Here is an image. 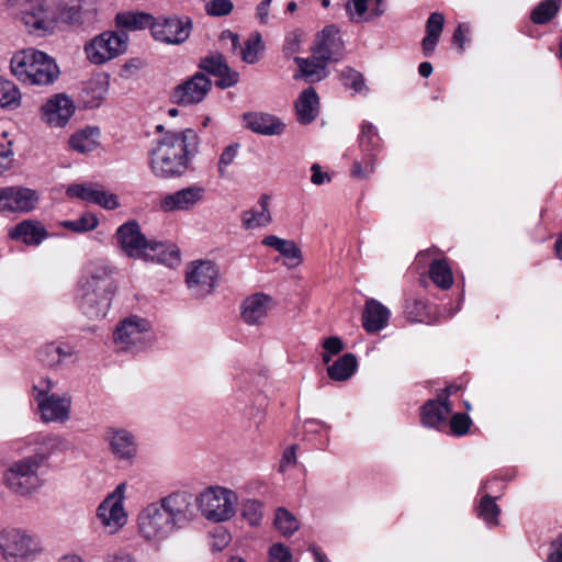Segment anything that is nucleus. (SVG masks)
I'll return each instance as SVG.
<instances>
[{
	"label": "nucleus",
	"instance_id": "obj_36",
	"mask_svg": "<svg viewBox=\"0 0 562 562\" xmlns=\"http://www.w3.org/2000/svg\"><path fill=\"white\" fill-rule=\"evenodd\" d=\"M154 19L155 16L144 12H122L117 13L115 16L117 26L130 31L144 29H149L151 31Z\"/></svg>",
	"mask_w": 562,
	"mask_h": 562
},
{
	"label": "nucleus",
	"instance_id": "obj_53",
	"mask_svg": "<svg viewBox=\"0 0 562 562\" xmlns=\"http://www.w3.org/2000/svg\"><path fill=\"white\" fill-rule=\"evenodd\" d=\"M472 424L471 418L463 413H456L449 422L450 431L454 436L465 435Z\"/></svg>",
	"mask_w": 562,
	"mask_h": 562
},
{
	"label": "nucleus",
	"instance_id": "obj_27",
	"mask_svg": "<svg viewBox=\"0 0 562 562\" xmlns=\"http://www.w3.org/2000/svg\"><path fill=\"white\" fill-rule=\"evenodd\" d=\"M297 121L301 124L312 123L319 112V98L313 88L303 90L295 101Z\"/></svg>",
	"mask_w": 562,
	"mask_h": 562
},
{
	"label": "nucleus",
	"instance_id": "obj_42",
	"mask_svg": "<svg viewBox=\"0 0 562 562\" xmlns=\"http://www.w3.org/2000/svg\"><path fill=\"white\" fill-rule=\"evenodd\" d=\"M20 101L21 93L18 87L0 76V106L15 109L20 105Z\"/></svg>",
	"mask_w": 562,
	"mask_h": 562
},
{
	"label": "nucleus",
	"instance_id": "obj_19",
	"mask_svg": "<svg viewBox=\"0 0 562 562\" xmlns=\"http://www.w3.org/2000/svg\"><path fill=\"white\" fill-rule=\"evenodd\" d=\"M342 52L344 44L338 29L335 25L325 26L313 49L314 58L323 63L338 61L342 57Z\"/></svg>",
	"mask_w": 562,
	"mask_h": 562
},
{
	"label": "nucleus",
	"instance_id": "obj_31",
	"mask_svg": "<svg viewBox=\"0 0 562 562\" xmlns=\"http://www.w3.org/2000/svg\"><path fill=\"white\" fill-rule=\"evenodd\" d=\"M74 355V350L69 345L59 342H47L37 351L38 360L48 368L61 364L66 359Z\"/></svg>",
	"mask_w": 562,
	"mask_h": 562
},
{
	"label": "nucleus",
	"instance_id": "obj_8",
	"mask_svg": "<svg viewBox=\"0 0 562 562\" xmlns=\"http://www.w3.org/2000/svg\"><path fill=\"white\" fill-rule=\"evenodd\" d=\"M0 550L7 562H24L34 559L41 551L40 542L19 529L0 532Z\"/></svg>",
	"mask_w": 562,
	"mask_h": 562
},
{
	"label": "nucleus",
	"instance_id": "obj_54",
	"mask_svg": "<svg viewBox=\"0 0 562 562\" xmlns=\"http://www.w3.org/2000/svg\"><path fill=\"white\" fill-rule=\"evenodd\" d=\"M234 9L231 0H211L205 4V11L211 16L228 15Z\"/></svg>",
	"mask_w": 562,
	"mask_h": 562
},
{
	"label": "nucleus",
	"instance_id": "obj_30",
	"mask_svg": "<svg viewBox=\"0 0 562 562\" xmlns=\"http://www.w3.org/2000/svg\"><path fill=\"white\" fill-rule=\"evenodd\" d=\"M261 244L281 254L288 260L289 267H296L302 262V251L293 240L268 235L261 240Z\"/></svg>",
	"mask_w": 562,
	"mask_h": 562
},
{
	"label": "nucleus",
	"instance_id": "obj_10",
	"mask_svg": "<svg viewBox=\"0 0 562 562\" xmlns=\"http://www.w3.org/2000/svg\"><path fill=\"white\" fill-rule=\"evenodd\" d=\"M128 36L125 32H103L86 44L88 59L101 65L125 53Z\"/></svg>",
	"mask_w": 562,
	"mask_h": 562
},
{
	"label": "nucleus",
	"instance_id": "obj_15",
	"mask_svg": "<svg viewBox=\"0 0 562 562\" xmlns=\"http://www.w3.org/2000/svg\"><path fill=\"white\" fill-rule=\"evenodd\" d=\"M211 88V79L203 72H195L173 88L170 100L180 106H191L202 102Z\"/></svg>",
	"mask_w": 562,
	"mask_h": 562
},
{
	"label": "nucleus",
	"instance_id": "obj_14",
	"mask_svg": "<svg viewBox=\"0 0 562 562\" xmlns=\"http://www.w3.org/2000/svg\"><path fill=\"white\" fill-rule=\"evenodd\" d=\"M218 270L210 260L193 261L188 265L186 282L191 293L203 297L213 292L216 286Z\"/></svg>",
	"mask_w": 562,
	"mask_h": 562
},
{
	"label": "nucleus",
	"instance_id": "obj_56",
	"mask_svg": "<svg viewBox=\"0 0 562 562\" xmlns=\"http://www.w3.org/2000/svg\"><path fill=\"white\" fill-rule=\"evenodd\" d=\"M303 40V31L294 30L290 32L284 42L283 50L285 54H295L300 50V46Z\"/></svg>",
	"mask_w": 562,
	"mask_h": 562
},
{
	"label": "nucleus",
	"instance_id": "obj_32",
	"mask_svg": "<svg viewBox=\"0 0 562 562\" xmlns=\"http://www.w3.org/2000/svg\"><path fill=\"white\" fill-rule=\"evenodd\" d=\"M445 16L439 12H432L426 22V35L422 41L423 54L426 57L431 56L439 42L443 30Z\"/></svg>",
	"mask_w": 562,
	"mask_h": 562
},
{
	"label": "nucleus",
	"instance_id": "obj_60",
	"mask_svg": "<svg viewBox=\"0 0 562 562\" xmlns=\"http://www.w3.org/2000/svg\"><path fill=\"white\" fill-rule=\"evenodd\" d=\"M220 42L228 46L233 53H236L240 48V41L238 34L231 30H224L220 35Z\"/></svg>",
	"mask_w": 562,
	"mask_h": 562
},
{
	"label": "nucleus",
	"instance_id": "obj_63",
	"mask_svg": "<svg viewBox=\"0 0 562 562\" xmlns=\"http://www.w3.org/2000/svg\"><path fill=\"white\" fill-rule=\"evenodd\" d=\"M229 540L231 536L225 530H216L210 543L211 549L213 551H221L229 543Z\"/></svg>",
	"mask_w": 562,
	"mask_h": 562
},
{
	"label": "nucleus",
	"instance_id": "obj_5",
	"mask_svg": "<svg viewBox=\"0 0 562 562\" xmlns=\"http://www.w3.org/2000/svg\"><path fill=\"white\" fill-rule=\"evenodd\" d=\"M47 457L46 453L36 452L11 462L3 473L4 485L21 496L36 492L44 484L40 471L45 465Z\"/></svg>",
	"mask_w": 562,
	"mask_h": 562
},
{
	"label": "nucleus",
	"instance_id": "obj_2",
	"mask_svg": "<svg viewBox=\"0 0 562 562\" xmlns=\"http://www.w3.org/2000/svg\"><path fill=\"white\" fill-rule=\"evenodd\" d=\"M198 136L193 130L168 131L149 151V167L155 177H181L189 169L196 151Z\"/></svg>",
	"mask_w": 562,
	"mask_h": 562
},
{
	"label": "nucleus",
	"instance_id": "obj_37",
	"mask_svg": "<svg viewBox=\"0 0 562 562\" xmlns=\"http://www.w3.org/2000/svg\"><path fill=\"white\" fill-rule=\"evenodd\" d=\"M383 0H347L346 11L350 19L360 21L366 13L376 15L383 12Z\"/></svg>",
	"mask_w": 562,
	"mask_h": 562
},
{
	"label": "nucleus",
	"instance_id": "obj_25",
	"mask_svg": "<svg viewBox=\"0 0 562 562\" xmlns=\"http://www.w3.org/2000/svg\"><path fill=\"white\" fill-rule=\"evenodd\" d=\"M270 308V296L263 293H256L244 301L241 317L248 325H258L267 317Z\"/></svg>",
	"mask_w": 562,
	"mask_h": 562
},
{
	"label": "nucleus",
	"instance_id": "obj_24",
	"mask_svg": "<svg viewBox=\"0 0 562 562\" xmlns=\"http://www.w3.org/2000/svg\"><path fill=\"white\" fill-rule=\"evenodd\" d=\"M8 236L12 240H19L30 246H38L47 236L45 227L34 220H24L11 227Z\"/></svg>",
	"mask_w": 562,
	"mask_h": 562
},
{
	"label": "nucleus",
	"instance_id": "obj_43",
	"mask_svg": "<svg viewBox=\"0 0 562 562\" xmlns=\"http://www.w3.org/2000/svg\"><path fill=\"white\" fill-rule=\"evenodd\" d=\"M239 144L234 143L226 146L220 154L217 161V173L221 179H231L232 172L229 167L234 164L238 156Z\"/></svg>",
	"mask_w": 562,
	"mask_h": 562
},
{
	"label": "nucleus",
	"instance_id": "obj_55",
	"mask_svg": "<svg viewBox=\"0 0 562 562\" xmlns=\"http://www.w3.org/2000/svg\"><path fill=\"white\" fill-rule=\"evenodd\" d=\"M426 311V304L422 300H407L405 303V314L411 322H423Z\"/></svg>",
	"mask_w": 562,
	"mask_h": 562
},
{
	"label": "nucleus",
	"instance_id": "obj_18",
	"mask_svg": "<svg viewBox=\"0 0 562 562\" xmlns=\"http://www.w3.org/2000/svg\"><path fill=\"white\" fill-rule=\"evenodd\" d=\"M104 440L111 453L120 461H132L137 453L134 434L124 428L110 427L105 430Z\"/></svg>",
	"mask_w": 562,
	"mask_h": 562
},
{
	"label": "nucleus",
	"instance_id": "obj_22",
	"mask_svg": "<svg viewBox=\"0 0 562 562\" xmlns=\"http://www.w3.org/2000/svg\"><path fill=\"white\" fill-rule=\"evenodd\" d=\"M21 21L30 33L45 35L55 29V19L52 12L42 4H33L21 13Z\"/></svg>",
	"mask_w": 562,
	"mask_h": 562
},
{
	"label": "nucleus",
	"instance_id": "obj_51",
	"mask_svg": "<svg viewBox=\"0 0 562 562\" xmlns=\"http://www.w3.org/2000/svg\"><path fill=\"white\" fill-rule=\"evenodd\" d=\"M322 347L324 349L322 360L325 364H328L334 356L342 351L344 342L339 337L331 336L323 341Z\"/></svg>",
	"mask_w": 562,
	"mask_h": 562
},
{
	"label": "nucleus",
	"instance_id": "obj_7",
	"mask_svg": "<svg viewBox=\"0 0 562 562\" xmlns=\"http://www.w3.org/2000/svg\"><path fill=\"white\" fill-rule=\"evenodd\" d=\"M201 515L211 522H225L236 514L237 493L221 485H211L202 490L195 498Z\"/></svg>",
	"mask_w": 562,
	"mask_h": 562
},
{
	"label": "nucleus",
	"instance_id": "obj_12",
	"mask_svg": "<svg viewBox=\"0 0 562 562\" xmlns=\"http://www.w3.org/2000/svg\"><path fill=\"white\" fill-rule=\"evenodd\" d=\"M126 483L119 484L99 505L97 515L102 526L113 533L127 522L124 508Z\"/></svg>",
	"mask_w": 562,
	"mask_h": 562
},
{
	"label": "nucleus",
	"instance_id": "obj_49",
	"mask_svg": "<svg viewBox=\"0 0 562 562\" xmlns=\"http://www.w3.org/2000/svg\"><path fill=\"white\" fill-rule=\"evenodd\" d=\"M241 516L251 525L258 526L262 518V504L256 499H248L243 504Z\"/></svg>",
	"mask_w": 562,
	"mask_h": 562
},
{
	"label": "nucleus",
	"instance_id": "obj_44",
	"mask_svg": "<svg viewBox=\"0 0 562 562\" xmlns=\"http://www.w3.org/2000/svg\"><path fill=\"white\" fill-rule=\"evenodd\" d=\"M99 224L98 217L92 213H83L77 220L63 221L60 226L71 232L82 234L94 229Z\"/></svg>",
	"mask_w": 562,
	"mask_h": 562
},
{
	"label": "nucleus",
	"instance_id": "obj_38",
	"mask_svg": "<svg viewBox=\"0 0 562 562\" xmlns=\"http://www.w3.org/2000/svg\"><path fill=\"white\" fill-rule=\"evenodd\" d=\"M431 281L440 289L448 290L453 284L452 270L446 259L434 258L429 267Z\"/></svg>",
	"mask_w": 562,
	"mask_h": 562
},
{
	"label": "nucleus",
	"instance_id": "obj_33",
	"mask_svg": "<svg viewBox=\"0 0 562 562\" xmlns=\"http://www.w3.org/2000/svg\"><path fill=\"white\" fill-rule=\"evenodd\" d=\"M358 368V360L353 353H345L331 364H327V374L334 381H347Z\"/></svg>",
	"mask_w": 562,
	"mask_h": 562
},
{
	"label": "nucleus",
	"instance_id": "obj_59",
	"mask_svg": "<svg viewBox=\"0 0 562 562\" xmlns=\"http://www.w3.org/2000/svg\"><path fill=\"white\" fill-rule=\"evenodd\" d=\"M373 171V161L369 157L367 160L355 161L351 168V176L358 179L367 178Z\"/></svg>",
	"mask_w": 562,
	"mask_h": 562
},
{
	"label": "nucleus",
	"instance_id": "obj_47",
	"mask_svg": "<svg viewBox=\"0 0 562 562\" xmlns=\"http://www.w3.org/2000/svg\"><path fill=\"white\" fill-rule=\"evenodd\" d=\"M340 80L346 88L352 89L356 93H363L367 91L364 78L361 72L353 68H345L340 72Z\"/></svg>",
	"mask_w": 562,
	"mask_h": 562
},
{
	"label": "nucleus",
	"instance_id": "obj_13",
	"mask_svg": "<svg viewBox=\"0 0 562 562\" xmlns=\"http://www.w3.org/2000/svg\"><path fill=\"white\" fill-rule=\"evenodd\" d=\"M115 236L122 251L132 258H145L148 256L147 250L158 251L162 248L161 243L148 241L135 221L121 225Z\"/></svg>",
	"mask_w": 562,
	"mask_h": 562
},
{
	"label": "nucleus",
	"instance_id": "obj_57",
	"mask_svg": "<svg viewBox=\"0 0 562 562\" xmlns=\"http://www.w3.org/2000/svg\"><path fill=\"white\" fill-rule=\"evenodd\" d=\"M13 150L11 149V143L0 144V175L8 171L13 164Z\"/></svg>",
	"mask_w": 562,
	"mask_h": 562
},
{
	"label": "nucleus",
	"instance_id": "obj_40",
	"mask_svg": "<svg viewBox=\"0 0 562 562\" xmlns=\"http://www.w3.org/2000/svg\"><path fill=\"white\" fill-rule=\"evenodd\" d=\"M302 76L308 82H316L324 79L327 76V69L325 63H316L314 59L295 57Z\"/></svg>",
	"mask_w": 562,
	"mask_h": 562
},
{
	"label": "nucleus",
	"instance_id": "obj_64",
	"mask_svg": "<svg viewBox=\"0 0 562 562\" xmlns=\"http://www.w3.org/2000/svg\"><path fill=\"white\" fill-rule=\"evenodd\" d=\"M547 562H562V532L551 542Z\"/></svg>",
	"mask_w": 562,
	"mask_h": 562
},
{
	"label": "nucleus",
	"instance_id": "obj_16",
	"mask_svg": "<svg viewBox=\"0 0 562 562\" xmlns=\"http://www.w3.org/2000/svg\"><path fill=\"white\" fill-rule=\"evenodd\" d=\"M38 203V194L35 190L25 187L0 188L1 213H29Z\"/></svg>",
	"mask_w": 562,
	"mask_h": 562
},
{
	"label": "nucleus",
	"instance_id": "obj_26",
	"mask_svg": "<svg viewBox=\"0 0 562 562\" xmlns=\"http://www.w3.org/2000/svg\"><path fill=\"white\" fill-rule=\"evenodd\" d=\"M450 412L448 401L429 400L422 408L420 419L424 426L439 429L447 425Z\"/></svg>",
	"mask_w": 562,
	"mask_h": 562
},
{
	"label": "nucleus",
	"instance_id": "obj_6",
	"mask_svg": "<svg viewBox=\"0 0 562 562\" xmlns=\"http://www.w3.org/2000/svg\"><path fill=\"white\" fill-rule=\"evenodd\" d=\"M55 387V381L41 378L32 386V396L43 423L65 424L70 419L71 396L68 392L54 393Z\"/></svg>",
	"mask_w": 562,
	"mask_h": 562
},
{
	"label": "nucleus",
	"instance_id": "obj_9",
	"mask_svg": "<svg viewBox=\"0 0 562 562\" xmlns=\"http://www.w3.org/2000/svg\"><path fill=\"white\" fill-rule=\"evenodd\" d=\"M150 323L137 315L121 321L113 334L115 346L123 351L143 349L150 339Z\"/></svg>",
	"mask_w": 562,
	"mask_h": 562
},
{
	"label": "nucleus",
	"instance_id": "obj_35",
	"mask_svg": "<svg viewBox=\"0 0 562 562\" xmlns=\"http://www.w3.org/2000/svg\"><path fill=\"white\" fill-rule=\"evenodd\" d=\"M259 210H248L243 212V226L247 229H255L267 226L271 222V215L268 210L269 196L262 195L259 200Z\"/></svg>",
	"mask_w": 562,
	"mask_h": 562
},
{
	"label": "nucleus",
	"instance_id": "obj_20",
	"mask_svg": "<svg viewBox=\"0 0 562 562\" xmlns=\"http://www.w3.org/2000/svg\"><path fill=\"white\" fill-rule=\"evenodd\" d=\"M75 112L71 99L66 94H56L48 99L42 106V119L53 127H63Z\"/></svg>",
	"mask_w": 562,
	"mask_h": 562
},
{
	"label": "nucleus",
	"instance_id": "obj_1",
	"mask_svg": "<svg viewBox=\"0 0 562 562\" xmlns=\"http://www.w3.org/2000/svg\"><path fill=\"white\" fill-rule=\"evenodd\" d=\"M195 516L193 495L188 491H173L142 508L137 529L145 540L161 542L192 522Z\"/></svg>",
	"mask_w": 562,
	"mask_h": 562
},
{
	"label": "nucleus",
	"instance_id": "obj_11",
	"mask_svg": "<svg viewBox=\"0 0 562 562\" xmlns=\"http://www.w3.org/2000/svg\"><path fill=\"white\" fill-rule=\"evenodd\" d=\"M192 27L193 23L189 16H159L154 19L150 34L160 43L180 45L190 37Z\"/></svg>",
	"mask_w": 562,
	"mask_h": 562
},
{
	"label": "nucleus",
	"instance_id": "obj_62",
	"mask_svg": "<svg viewBox=\"0 0 562 562\" xmlns=\"http://www.w3.org/2000/svg\"><path fill=\"white\" fill-rule=\"evenodd\" d=\"M312 176L311 182L315 186H322L331 181V177L328 172L323 171L318 164H313L311 167Z\"/></svg>",
	"mask_w": 562,
	"mask_h": 562
},
{
	"label": "nucleus",
	"instance_id": "obj_39",
	"mask_svg": "<svg viewBox=\"0 0 562 562\" xmlns=\"http://www.w3.org/2000/svg\"><path fill=\"white\" fill-rule=\"evenodd\" d=\"M240 58L243 61L247 64H255L259 60L260 54L265 49V45L262 43V37L259 32H254L245 41L244 46H240Z\"/></svg>",
	"mask_w": 562,
	"mask_h": 562
},
{
	"label": "nucleus",
	"instance_id": "obj_29",
	"mask_svg": "<svg viewBox=\"0 0 562 562\" xmlns=\"http://www.w3.org/2000/svg\"><path fill=\"white\" fill-rule=\"evenodd\" d=\"M109 91V77L98 75L89 79L81 92L82 102L87 108H98Z\"/></svg>",
	"mask_w": 562,
	"mask_h": 562
},
{
	"label": "nucleus",
	"instance_id": "obj_48",
	"mask_svg": "<svg viewBox=\"0 0 562 562\" xmlns=\"http://www.w3.org/2000/svg\"><path fill=\"white\" fill-rule=\"evenodd\" d=\"M90 202L106 210H115L120 205L117 195L104 190L100 186H97Z\"/></svg>",
	"mask_w": 562,
	"mask_h": 562
},
{
	"label": "nucleus",
	"instance_id": "obj_61",
	"mask_svg": "<svg viewBox=\"0 0 562 562\" xmlns=\"http://www.w3.org/2000/svg\"><path fill=\"white\" fill-rule=\"evenodd\" d=\"M296 463V446L293 445L289 448H286L282 454L280 464H279V471L281 473L285 472L289 467H292Z\"/></svg>",
	"mask_w": 562,
	"mask_h": 562
},
{
	"label": "nucleus",
	"instance_id": "obj_17",
	"mask_svg": "<svg viewBox=\"0 0 562 562\" xmlns=\"http://www.w3.org/2000/svg\"><path fill=\"white\" fill-rule=\"evenodd\" d=\"M205 189L193 184L165 195L159 207L164 212L190 211L204 200Z\"/></svg>",
	"mask_w": 562,
	"mask_h": 562
},
{
	"label": "nucleus",
	"instance_id": "obj_34",
	"mask_svg": "<svg viewBox=\"0 0 562 562\" xmlns=\"http://www.w3.org/2000/svg\"><path fill=\"white\" fill-rule=\"evenodd\" d=\"M99 137L100 130L98 127H88L75 133L69 139V145L80 154L90 153L98 147Z\"/></svg>",
	"mask_w": 562,
	"mask_h": 562
},
{
	"label": "nucleus",
	"instance_id": "obj_41",
	"mask_svg": "<svg viewBox=\"0 0 562 562\" xmlns=\"http://www.w3.org/2000/svg\"><path fill=\"white\" fill-rule=\"evenodd\" d=\"M496 497H492L488 494H484L476 508L477 516L483 519L488 526L498 525V516L501 509L495 503Z\"/></svg>",
	"mask_w": 562,
	"mask_h": 562
},
{
	"label": "nucleus",
	"instance_id": "obj_46",
	"mask_svg": "<svg viewBox=\"0 0 562 562\" xmlns=\"http://www.w3.org/2000/svg\"><path fill=\"white\" fill-rule=\"evenodd\" d=\"M274 526L283 536H291L299 529V521L285 508H278L274 516Z\"/></svg>",
	"mask_w": 562,
	"mask_h": 562
},
{
	"label": "nucleus",
	"instance_id": "obj_3",
	"mask_svg": "<svg viewBox=\"0 0 562 562\" xmlns=\"http://www.w3.org/2000/svg\"><path fill=\"white\" fill-rule=\"evenodd\" d=\"M114 268L106 261L89 262L78 283V304L89 318L104 317L116 292Z\"/></svg>",
	"mask_w": 562,
	"mask_h": 562
},
{
	"label": "nucleus",
	"instance_id": "obj_58",
	"mask_svg": "<svg viewBox=\"0 0 562 562\" xmlns=\"http://www.w3.org/2000/svg\"><path fill=\"white\" fill-rule=\"evenodd\" d=\"M292 555L283 544H274L269 551V562H291Z\"/></svg>",
	"mask_w": 562,
	"mask_h": 562
},
{
	"label": "nucleus",
	"instance_id": "obj_52",
	"mask_svg": "<svg viewBox=\"0 0 562 562\" xmlns=\"http://www.w3.org/2000/svg\"><path fill=\"white\" fill-rule=\"evenodd\" d=\"M97 186L91 183H74L67 188L66 193L70 198L90 202Z\"/></svg>",
	"mask_w": 562,
	"mask_h": 562
},
{
	"label": "nucleus",
	"instance_id": "obj_50",
	"mask_svg": "<svg viewBox=\"0 0 562 562\" xmlns=\"http://www.w3.org/2000/svg\"><path fill=\"white\" fill-rule=\"evenodd\" d=\"M380 138L374 130V127L370 124L362 125L361 134H360V146L364 153H368L371 156V153L379 145Z\"/></svg>",
	"mask_w": 562,
	"mask_h": 562
},
{
	"label": "nucleus",
	"instance_id": "obj_21",
	"mask_svg": "<svg viewBox=\"0 0 562 562\" xmlns=\"http://www.w3.org/2000/svg\"><path fill=\"white\" fill-rule=\"evenodd\" d=\"M199 67L210 75L217 77L218 79L215 85L221 89L231 88L239 80V74L228 67L223 55L220 53H212L201 58Z\"/></svg>",
	"mask_w": 562,
	"mask_h": 562
},
{
	"label": "nucleus",
	"instance_id": "obj_28",
	"mask_svg": "<svg viewBox=\"0 0 562 562\" xmlns=\"http://www.w3.org/2000/svg\"><path fill=\"white\" fill-rule=\"evenodd\" d=\"M362 327L369 334H375L384 328L386 322L385 306L374 299H368L361 316Z\"/></svg>",
	"mask_w": 562,
	"mask_h": 562
},
{
	"label": "nucleus",
	"instance_id": "obj_4",
	"mask_svg": "<svg viewBox=\"0 0 562 562\" xmlns=\"http://www.w3.org/2000/svg\"><path fill=\"white\" fill-rule=\"evenodd\" d=\"M10 67L12 74L26 85L46 86L54 82L59 74L53 58L33 48L15 53Z\"/></svg>",
	"mask_w": 562,
	"mask_h": 562
},
{
	"label": "nucleus",
	"instance_id": "obj_23",
	"mask_svg": "<svg viewBox=\"0 0 562 562\" xmlns=\"http://www.w3.org/2000/svg\"><path fill=\"white\" fill-rule=\"evenodd\" d=\"M246 127L260 135H281L284 123L274 115L262 112H248L244 114Z\"/></svg>",
	"mask_w": 562,
	"mask_h": 562
},
{
	"label": "nucleus",
	"instance_id": "obj_45",
	"mask_svg": "<svg viewBox=\"0 0 562 562\" xmlns=\"http://www.w3.org/2000/svg\"><path fill=\"white\" fill-rule=\"evenodd\" d=\"M560 8V0H544L531 12V20L536 24H543L550 21Z\"/></svg>",
	"mask_w": 562,
	"mask_h": 562
}]
</instances>
